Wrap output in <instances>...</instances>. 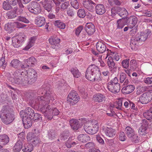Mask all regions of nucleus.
Returning a JSON list of instances; mask_svg holds the SVG:
<instances>
[{"instance_id": "nucleus-50", "label": "nucleus", "mask_w": 152, "mask_h": 152, "mask_svg": "<svg viewBox=\"0 0 152 152\" xmlns=\"http://www.w3.org/2000/svg\"><path fill=\"white\" fill-rule=\"evenodd\" d=\"M31 120L34 121H39L42 119V117L38 113H33V116L31 117Z\"/></svg>"}, {"instance_id": "nucleus-15", "label": "nucleus", "mask_w": 152, "mask_h": 152, "mask_svg": "<svg viewBox=\"0 0 152 152\" xmlns=\"http://www.w3.org/2000/svg\"><path fill=\"white\" fill-rule=\"evenodd\" d=\"M124 86H126L123 87L121 90L122 92L124 94H130L133 92L135 89V87L133 85H127Z\"/></svg>"}, {"instance_id": "nucleus-36", "label": "nucleus", "mask_w": 152, "mask_h": 152, "mask_svg": "<svg viewBox=\"0 0 152 152\" xmlns=\"http://www.w3.org/2000/svg\"><path fill=\"white\" fill-rule=\"evenodd\" d=\"M126 22L125 18L118 20L117 21V28L119 29L122 28L125 25H127Z\"/></svg>"}, {"instance_id": "nucleus-49", "label": "nucleus", "mask_w": 152, "mask_h": 152, "mask_svg": "<svg viewBox=\"0 0 152 152\" xmlns=\"http://www.w3.org/2000/svg\"><path fill=\"white\" fill-rule=\"evenodd\" d=\"M119 7H112L111 10V15L114 17L117 14H118V9Z\"/></svg>"}, {"instance_id": "nucleus-33", "label": "nucleus", "mask_w": 152, "mask_h": 152, "mask_svg": "<svg viewBox=\"0 0 152 152\" xmlns=\"http://www.w3.org/2000/svg\"><path fill=\"white\" fill-rule=\"evenodd\" d=\"M34 113V111L30 107H28L25 110L23 117L25 116L26 117H27V116L32 117Z\"/></svg>"}, {"instance_id": "nucleus-6", "label": "nucleus", "mask_w": 152, "mask_h": 152, "mask_svg": "<svg viewBox=\"0 0 152 152\" xmlns=\"http://www.w3.org/2000/svg\"><path fill=\"white\" fill-rule=\"evenodd\" d=\"M26 75H24L25 82H27L29 84H33L36 81L37 79V72L33 69H30L27 72H24Z\"/></svg>"}, {"instance_id": "nucleus-20", "label": "nucleus", "mask_w": 152, "mask_h": 152, "mask_svg": "<svg viewBox=\"0 0 152 152\" xmlns=\"http://www.w3.org/2000/svg\"><path fill=\"white\" fill-rule=\"evenodd\" d=\"M96 12L97 14L102 15L106 12V9L104 6L102 4H99L95 6Z\"/></svg>"}, {"instance_id": "nucleus-57", "label": "nucleus", "mask_w": 152, "mask_h": 152, "mask_svg": "<svg viewBox=\"0 0 152 152\" xmlns=\"http://www.w3.org/2000/svg\"><path fill=\"white\" fill-rule=\"evenodd\" d=\"M130 140L135 143H138L139 142V138L136 135L134 134L131 137L129 138Z\"/></svg>"}, {"instance_id": "nucleus-45", "label": "nucleus", "mask_w": 152, "mask_h": 152, "mask_svg": "<svg viewBox=\"0 0 152 152\" xmlns=\"http://www.w3.org/2000/svg\"><path fill=\"white\" fill-rule=\"evenodd\" d=\"M11 4L7 1H4L3 3V7L5 10H8L12 9Z\"/></svg>"}, {"instance_id": "nucleus-62", "label": "nucleus", "mask_w": 152, "mask_h": 152, "mask_svg": "<svg viewBox=\"0 0 152 152\" xmlns=\"http://www.w3.org/2000/svg\"><path fill=\"white\" fill-rule=\"evenodd\" d=\"M8 2L10 3L12 6L16 5L18 3H19L20 0H6Z\"/></svg>"}, {"instance_id": "nucleus-55", "label": "nucleus", "mask_w": 152, "mask_h": 152, "mask_svg": "<svg viewBox=\"0 0 152 152\" xmlns=\"http://www.w3.org/2000/svg\"><path fill=\"white\" fill-rule=\"evenodd\" d=\"M136 61L134 60H132L130 61V68L131 69L134 70L136 69Z\"/></svg>"}, {"instance_id": "nucleus-32", "label": "nucleus", "mask_w": 152, "mask_h": 152, "mask_svg": "<svg viewBox=\"0 0 152 152\" xmlns=\"http://www.w3.org/2000/svg\"><path fill=\"white\" fill-rule=\"evenodd\" d=\"M118 10V15L121 17L124 18L128 15V12L125 8L119 7Z\"/></svg>"}, {"instance_id": "nucleus-13", "label": "nucleus", "mask_w": 152, "mask_h": 152, "mask_svg": "<svg viewBox=\"0 0 152 152\" xmlns=\"http://www.w3.org/2000/svg\"><path fill=\"white\" fill-rule=\"evenodd\" d=\"M85 29L89 35H92L95 31V26L91 23H87L85 26Z\"/></svg>"}, {"instance_id": "nucleus-56", "label": "nucleus", "mask_w": 152, "mask_h": 152, "mask_svg": "<svg viewBox=\"0 0 152 152\" xmlns=\"http://www.w3.org/2000/svg\"><path fill=\"white\" fill-rule=\"evenodd\" d=\"M17 20L26 23H28L29 22V21L26 18L21 16H18Z\"/></svg>"}, {"instance_id": "nucleus-40", "label": "nucleus", "mask_w": 152, "mask_h": 152, "mask_svg": "<svg viewBox=\"0 0 152 152\" xmlns=\"http://www.w3.org/2000/svg\"><path fill=\"white\" fill-rule=\"evenodd\" d=\"M54 24L55 26L62 29H64L65 26V25L63 22L60 20H57L54 21Z\"/></svg>"}, {"instance_id": "nucleus-27", "label": "nucleus", "mask_w": 152, "mask_h": 152, "mask_svg": "<svg viewBox=\"0 0 152 152\" xmlns=\"http://www.w3.org/2000/svg\"><path fill=\"white\" fill-rule=\"evenodd\" d=\"M104 131L107 136L111 137H113L116 133V131L112 128H107L105 129Z\"/></svg>"}, {"instance_id": "nucleus-5", "label": "nucleus", "mask_w": 152, "mask_h": 152, "mask_svg": "<svg viewBox=\"0 0 152 152\" xmlns=\"http://www.w3.org/2000/svg\"><path fill=\"white\" fill-rule=\"evenodd\" d=\"M147 35L144 32L136 35L131 39L130 46L132 49H134L135 47L141 45L147 39Z\"/></svg>"}, {"instance_id": "nucleus-24", "label": "nucleus", "mask_w": 152, "mask_h": 152, "mask_svg": "<svg viewBox=\"0 0 152 152\" xmlns=\"http://www.w3.org/2000/svg\"><path fill=\"white\" fill-rule=\"evenodd\" d=\"M23 140H18L15 145L13 147L14 152H19L22 148L23 143Z\"/></svg>"}, {"instance_id": "nucleus-41", "label": "nucleus", "mask_w": 152, "mask_h": 152, "mask_svg": "<svg viewBox=\"0 0 152 152\" xmlns=\"http://www.w3.org/2000/svg\"><path fill=\"white\" fill-rule=\"evenodd\" d=\"M16 38L13 37L12 38V44L13 46L16 48L20 47L21 45V43L18 41Z\"/></svg>"}, {"instance_id": "nucleus-25", "label": "nucleus", "mask_w": 152, "mask_h": 152, "mask_svg": "<svg viewBox=\"0 0 152 152\" xmlns=\"http://www.w3.org/2000/svg\"><path fill=\"white\" fill-rule=\"evenodd\" d=\"M69 123L71 127L74 130H77L80 127L79 121L77 120H71L69 121Z\"/></svg>"}, {"instance_id": "nucleus-10", "label": "nucleus", "mask_w": 152, "mask_h": 152, "mask_svg": "<svg viewBox=\"0 0 152 152\" xmlns=\"http://www.w3.org/2000/svg\"><path fill=\"white\" fill-rule=\"evenodd\" d=\"M140 101L142 104H146L152 99V93L148 92L142 94L140 97Z\"/></svg>"}, {"instance_id": "nucleus-52", "label": "nucleus", "mask_w": 152, "mask_h": 152, "mask_svg": "<svg viewBox=\"0 0 152 152\" xmlns=\"http://www.w3.org/2000/svg\"><path fill=\"white\" fill-rule=\"evenodd\" d=\"M14 25L17 28H23L26 26V25L18 21L14 22L13 23Z\"/></svg>"}, {"instance_id": "nucleus-29", "label": "nucleus", "mask_w": 152, "mask_h": 152, "mask_svg": "<svg viewBox=\"0 0 152 152\" xmlns=\"http://www.w3.org/2000/svg\"><path fill=\"white\" fill-rule=\"evenodd\" d=\"M78 140L82 142H86L90 140V137L88 135L84 134H80L77 137Z\"/></svg>"}, {"instance_id": "nucleus-48", "label": "nucleus", "mask_w": 152, "mask_h": 152, "mask_svg": "<svg viewBox=\"0 0 152 152\" xmlns=\"http://www.w3.org/2000/svg\"><path fill=\"white\" fill-rule=\"evenodd\" d=\"M71 4L75 9L79 8V3L77 0H71Z\"/></svg>"}, {"instance_id": "nucleus-61", "label": "nucleus", "mask_w": 152, "mask_h": 152, "mask_svg": "<svg viewBox=\"0 0 152 152\" xmlns=\"http://www.w3.org/2000/svg\"><path fill=\"white\" fill-rule=\"evenodd\" d=\"M95 145L93 142H90L86 143L85 145V147L86 148H94Z\"/></svg>"}, {"instance_id": "nucleus-2", "label": "nucleus", "mask_w": 152, "mask_h": 152, "mask_svg": "<svg viewBox=\"0 0 152 152\" xmlns=\"http://www.w3.org/2000/svg\"><path fill=\"white\" fill-rule=\"evenodd\" d=\"M99 68L94 64L90 66L86 70L85 76L90 81L99 82L101 80Z\"/></svg>"}, {"instance_id": "nucleus-16", "label": "nucleus", "mask_w": 152, "mask_h": 152, "mask_svg": "<svg viewBox=\"0 0 152 152\" xmlns=\"http://www.w3.org/2000/svg\"><path fill=\"white\" fill-rule=\"evenodd\" d=\"M96 48L97 50L101 53H102L106 52L107 54L108 53V49L107 51L106 47L105 44L101 41H99L97 42L96 45Z\"/></svg>"}, {"instance_id": "nucleus-64", "label": "nucleus", "mask_w": 152, "mask_h": 152, "mask_svg": "<svg viewBox=\"0 0 152 152\" xmlns=\"http://www.w3.org/2000/svg\"><path fill=\"white\" fill-rule=\"evenodd\" d=\"M83 29V27L82 26H78L76 29L75 31V34L78 36L82 30Z\"/></svg>"}, {"instance_id": "nucleus-26", "label": "nucleus", "mask_w": 152, "mask_h": 152, "mask_svg": "<svg viewBox=\"0 0 152 152\" xmlns=\"http://www.w3.org/2000/svg\"><path fill=\"white\" fill-rule=\"evenodd\" d=\"M105 98L103 94H98L94 95L93 99L96 102H101L105 101Z\"/></svg>"}, {"instance_id": "nucleus-23", "label": "nucleus", "mask_w": 152, "mask_h": 152, "mask_svg": "<svg viewBox=\"0 0 152 152\" xmlns=\"http://www.w3.org/2000/svg\"><path fill=\"white\" fill-rule=\"evenodd\" d=\"M9 141V138L8 136L5 134H0V144L2 145H5Z\"/></svg>"}, {"instance_id": "nucleus-38", "label": "nucleus", "mask_w": 152, "mask_h": 152, "mask_svg": "<svg viewBox=\"0 0 152 152\" xmlns=\"http://www.w3.org/2000/svg\"><path fill=\"white\" fill-rule=\"evenodd\" d=\"M57 136V134L53 130H49L48 132L47 137L50 140L55 139Z\"/></svg>"}, {"instance_id": "nucleus-42", "label": "nucleus", "mask_w": 152, "mask_h": 152, "mask_svg": "<svg viewBox=\"0 0 152 152\" xmlns=\"http://www.w3.org/2000/svg\"><path fill=\"white\" fill-rule=\"evenodd\" d=\"M107 62L109 67L111 69H114L116 67L113 58L110 57H109L107 60Z\"/></svg>"}, {"instance_id": "nucleus-53", "label": "nucleus", "mask_w": 152, "mask_h": 152, "mask_svg": "<svg viewBox=\"0 0 152 152\" xmlns=\"http://www.w3.org/2000/svg\"><path fill=\"white\" fill-rule=\"evenodd\" d=\"M68 131L64 132L61 135V140H64L68 138L69 136V133Z\"/></svg>"}, {"instance_id": "nucleus-37", "label": "nucleus", "mask_w": 152, "mask_h": 152, "mask_svg": "<svg viewBox=\"0 0 152 152\" xmlns=\"http://www.w3.org/2000/svg\"><path fill=\"white\" fill-rule=\"evenodd\" d=\"M125 132L129 138L131 137L134 134L133 129L129 126H127L126 127L125 129Z\"/></svg>"}, {"instance_id": "nucleus-4", "label": "nucleus", "mask_w": 152, "mask_h": 152, "mask_svg": "<svg viewBox=\"0 0 152 152\" xmlns=\"http://www.w3.org/2000/svg\"><path fill=\"white\" fill-rule=\"evenodd\" d=\"M26 75L20 69L16 70L13 74L12 76L8 77V79L13 84H22L25 81L24 77Z\"/></svg>"}, {"instance_id": "nucleus-34", "label": "nucleus", "mask_w": 152, "mask_h": 152, "mask_svg": "<svg viewBox=\"0 0 152 152\" xmlns=\"http://www.w3.org/2000/svg\"><path fill=\"white\" fill-rule=\"evenodd\" d=\"M126 74L124 73H122L120 75V81L121 83H123L124 81V82L123 84L124 85H127L129 82V80L128 79H126Z\"/></svg>"}, {"instance_id": "nucleus-22", "label": "nucleus", "mask_w": 152, "mask_h": 152, "mask_svg": "<svg viewBox=\"0 0 152 152\" xmlns=\"http://www.w3.org/2000/svg\"><path fill=\"white\" fill-rule=\"evenodd\" d=\"M37 39V38L36 37H31L29 39L27 45L23 49V50H28L31 48L32 47L35 43V41Z\"/></svg>"}, {"instance_id": "nucleus-9", "label": "nucleus", "mask_w": 152, "mask_h": 152, "mask_svg": "<svg viewBox=\"0 0 152 152\" xmlns=\"http://www.w3.org/2000/svg\"><path fill=\"white\" fill-rule=\"evenodd\" d=\"M79 96L76 91H73L69 94L67 101L71 105H73L79 101Z\"/></svg>"}, {"instance_id": "nucleus-11", "label": "nucleus", "mask_w": 152, "mask_h": 152, "mask_svg": "<svg viewBox=\"0 0 152 152\" xmlns=\"http://www.w3.org/2000/svg\"><path fill=\"white\" fill-rule=\"evenodd\" d=\"M125 18L127 25H128L130 28L134 27L137 22V18L134 16H132L129 17H126Z\"/></svg>"}, {"instance_id": "nucleus-44", "label": "nucleus", "mask_w": 152, "mask_h": 152, "mask_svg": "<svg viewBox=\"0 0 152 152\" xmlns=\"http://www.w3.org/2000/svg\"><path fill=\"white\" fill-rule=\"evenodd\" d=\"M138 132L140 135H145L148 133V129L143 126H141L139 129Z\"/></svg>"}, {"instance_id": "nucleus-1", "label": "nucleus", "mask_w": 152, "mask_h": 152, "mask_svg": "<svg viewBox=\"0 0 152 152\" xmlns=\"http://www.w3.org/2000/svg\"><path fill=\"white\" fill-rule=\"evenodd\" d=\"M49 85L45 88L43 86L42 89L39 90L37 94L30 93L27 96V101L32 107L37 106L38 109L44 113L45 116L49 120L51 119L53 115H57L59 113L56 108H51L49 104H55L53 94L49 91Z\"/></svg>"}, {"instance_id": "nucleus-35", "label": "nucleus", "mask_w": 152, "mask_h": 152, "mask_svg": "<svg viewBox=\"0 0 152 152\" xmlns=\"http://www.w3.org/2000/svg\"><path fill=\"white\" fill-rule=\"evenodd\" d=\"M33 145L31 144H26L24 145L22 151L24 152H30L33 150Z\"/></svg>"}, {"instance_id": "nucleus-3", "label": "nucleus", "mask_w": 152, "mask_h": 152, "mask_svg": "<svg viewBox=\"0 0 152 152\" xmlns=\"http://www.w3.org/2000/svg\"><path fill=\"white\" fill-rule=\"evenodd\" d=\"M0 117L2 121L6 124H8L14 120L15 115L11 111V109L8 106H4L0 111Z\"/></svg>"}, {"instance_id": "nucleus-12", "label": "nucleus", "mask_w": 152, "mask_h": 152, "mask_svg": "<svg viewBox=\"0 0 152 152\" xmlns=\"http://www.w3.org/2000/svg\"><path fill=\"white\" fill-rule=\"evenodd\" d=\"M42 6L44 9L48 12L51 11L53 6V3L50 0H45L43 1H41Z\"/></svg>"}, {"instance_id": "nucleus-7", "label": "nucleus", "mask_w": 152, "mask_h": 152, "mask_svg": "<svg viewBox=\"0 0 152 152\" xmlns=\"http://www.w3.org/2000/svg\"><path fill=\"white\" fill-rule=\"evenodd\" d=\"M27 8L30 12L34 15H38L41 12L40 5L35 1H33L29 3L27 5Z\"/></svg>"}, {"instance_id": "nucleus-39", "label": "nucleus", "mask_w": 152, "mask_h": 152, "mask_svg": "<svg viewBox=\"0 0 152 152\" xmlns=\"http://www.w3.org/2000/svg\"><path fill=\"white\" fill-rule=\"evenodd\" d=\"M143 115L148 120L152 119V107H151L146 112L144 113Z\"/></svg>"}, {"instance_id": "nucleus-28", "label": "nucleus", "mask_w": 152, "mask_h": 152, "mask_svg": "<svg viewBox=\"0 0 152 152\" xmlns=\"http://www.w3.org/2000/svg\"><path fill=\"white\" fill-rule=\"evenodd\" d=\"M25 63H27V65L29 67H32L34 66V64L36 63V60L35 58L32 56L28 59L24 61Z\"/></svg>"}, {"instance_id": "nucleus-63", "label": "nucleus", "mask_w": 152, "mask_h": 152, "mask_svg": "<svg viewBox=\"0 0 152 152\" xmlns=\"http://www.w3.org/2000/svg\"><path fill=\"white\" fill-rule=\"evenodd\" d=\"M11 24V23H8L6 24L4 26V29L8 32H10L12 30Z\"/></svg>"}, {"instance_id": "nucleus-58", "label": "nucleus", "mask_w": 152, "mask_h": 152, "mask_svg": "<svg viewBox=\"0 0 152 152\" xmlns=\"http://www.w3.org/2000/svg\"><path fill=\"white\" fill-rule=\"evenodd\" d=\"M67 13L69 16L72 17L74 16L75 12L73 9L69 8L67 10Z\"/></svg>"}, {"instance_id": "nucleus-18", "label": "nucleus", "mask_w": 152, "mask_h": 152, "mask_svg": "<svg viewBox=\"0 0 152 152\" xmlns=\"http://www.w3.org/2000/svg\"><path fill=\"white\" fill-rule=\"evenodd\" d=\"M107 87L109 90L114 94L118 92L120 90V87L119 84H108Z\"/></svg>"}, {"instance_id": "nucleus-31", "label": "nucleus", "mask_w": 152, "mask_h": 152, "mask_svg": "<svg viewBox=\"0 0 152 152\" xmlns=\"http://www.w3.org/2000/svg\"><path fill=\"white\" fill-rule=\"evenodd\" d=\"M20 64L21 62L20 61L17 59H14L11 61L10 66L11 67L18 69L20 67Z\"/></svg>"}, {"instance_id": "nucleus-19", "label": "nucleus", "mask_w": 152, "mask_h": 152, "mask_svg": "<svg viewBox=\"0 0 152 152\" xmlns=\"http://www.w3.org/2000/svg\"><path fill=\"white\" fill-rule=\"evenodd\" d=\"M23 125L25 129H28L32 125V121L31 117L30 116L23 117Z\"/></svg>"}, {"instance_id": "nucleus-21", "label": "nucleus", "mask_w": 152, "mask_h": 152, "mask_svg": "<svg viewBox=\"0 0 152 152\" xmlns=\"http://www.w3.org/2000/svg\"><path fill=\"white\" fill-rule=\"evenodd\" d=\"M49 43L52 45V48L53 49L57 48V45L60 42V39L57 37L51 38L49 39Z\"/></svg>"}, {"instance_id": "nucleus-8", "label": "nucleus", "mask_w": 152, "mask_h": 152, "mask_svg": "<svg viewBox=\"0 0 152 152\" xmlns=\"http://www.w3.org/2000/svg\"><path fill=\"white\" fill-rule=\"evenodd\" d=\"M84 129L87 133L93 134H95L98 131L99 127L96 124L93 125L91 122H88L85 124Z\"/></svg>"}, {"instance_id": "nucleus-47", "label": "nucleus", "mask_w": 152, "mask_h": 152, "mask_svg": "<svg viewBox=\"0 0 152 152\" xmlns=\"http://www.w3.org/2000/svg\"><path fill=\"white\" fill-rule=\"evenodd\" d=\"M77 14L79 17L81 18H84L86 15L85 10L82 9L78 10Z\"/></svg>"}, {"instance_id": "nucleus-43", "label": "nucleus", "mask_w": 152, "mask_h": 152, "mask_svg": "<svg viewBox=\"0 0 152 152\" xmlns=\"http://www.w3.org/2000/svg\"><path fill=\"white\" fill-rule=\"evenodd\" d=\"M71 72L74 77L76 78L80 76V73L77 69L76 68H72L71 70Z\"/></svg>"}, {"instance_id": "nucleus-17", "label": "nucleus", "mask_w": 152, "mask_h": 152, "mask_svg": "<svg viewBox=\"0 0 152 152\" xmlns=\"http://www.w3.org/2000/svg\"><path fill=\"white\" fill-rule=\"evenodd\" d=\"M35 23L37 26L41 27L45 24V19L44 17L38 16L35 18Z\"/></svg>"}, {"instance_id": "nucleus-54", "label": "nucleus", "mask_w": 152, "mask_h": 152, "mask_svg": "<svg viewBox=\"0 0 152 152\" xmlns=\"http://www.w3.org/2000/svg\"><path fill=\"white\" fill-rule=\"evenodd\" d=\"M121 64L123 67L125 69H127L129 65V59H125L122 62Z\"/></svg>"}, {"instance_id": "nucleus-30", "label": "nucleus", "mask_w": 152, "mask_h": 152, "mask_svg": "<svg viewBox=\"0 0 152 152\" xmlns=\"http://www.w3.org/2000/svg\"><path fill=\"white\" fill-rule=\"evenodd\" d=\"M17 10V7H15L14 10H11L8 12L6 13V15L8 18L12 19L17 17L16 11Z\"/></svg>"}, {"instance_id": "nucleus-46", "label": "nucleus", "mask_w": 152, "mask_h": 152, "mask_svg": "<svg viewBox=\"0 0 152 152\" xmlns=\"http://www.w3.org/2000/svg\"><path fill=\"white\" fill-rule=\"evenodd\" d=\"M16 38L18 39V41H20L21 43L23 42L26 39V37L23 33H20L18 35L15 37Z\"/></svg>"}, {"instance_id": "nucleus-59", "label": "nucleus", "mask_w": 152, "mask_h": 152, "mask_svg": "<svg viewBox=\"0 0 152 152\" xmlns=\"http://www.w3.org/2000/svg\"><path fill=\"white\" fill-rule=\"evenodd\" d=\"M69 6V4L68 2H65L61 4V10H64L67 9Z\"/></svg>"}, {"instance_id": "nucleus-51", "label": "nucleus", "mask_w": 152, "mask_h": 152, "mask_svg": "<svg viewBox=\"0 0 152 152\" xmlns=\"http://www.w3.org/2000/svg\"><path fill=\"white\" fill-rule=\"evenodd\" d=\"M5 55L3 54L2 57L0 59V66H3V68L4 69L6 66V63H5Z\"/></svg>"}, {"instance_id": "nucleus-60", "label": "nucleus", "mask_w": 152, "mask_h": 152, "mask_svg": "<svg viewBox=\"0 0 152 152\" xmlns=\"http://www.w3.org/2000/svg\"><path fill=\"white\" fill-rule=\"evenodd\" d=\"M119 134V139L120 140L124 141H125L126 139V136L124 133L123 132H120Z\"/></svg>"}, {"instance_id": "nucleus-14", "label": "nucleus", "mask_w": 152, "mask_h": 152, "mask_svg": "<svg viewBox=\"0 0 152 152\" xmlns=\"http://www.w3.org/2000/svg\"><path fill=\"white\" fill-rule=\"evenodd\" d=\"M84 7L89 11H92L94 9L96 4L91 0H88L84 1L83 3Z\"/></svg>"}]
</instances>
